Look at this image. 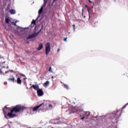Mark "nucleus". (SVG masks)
<instances>
[{"label":"nucleus","mask_w":128,"mask_h":128,"mask_svg":"<svg viewBox=\"0 0 128 128\" xmlns=\"http://www.w3.org/2000/svg\"><path fill=\"white\" fill-rule=\"evenodd\" d=\"M0 74H3V76H4V74L2 72V70L0 68Z\"/></svg>","instance_id":"nucleus-28"},{"label":"nucleus","mask_w":128,"mask_h":128,"mask_svg":"<svg viewBox=\"0 0 128 128\" xmlns=\"http://www.w3.org/2000/svg\"><path fill=\"white\" fill-rule=\"evenodd\" d=\"M6 68H8V66H7Z\"/></svg>","instance_id":"nucleus-42"},{"label":"nucleus","mask_w":128,"mask_h":128,"mask_svg":"<svg viewBox=\"0 0 128 128\" xmlns=\"http://www.w3.org/2000/svg\"><path fill=\"white\" fill-rule=\"evenodd\" d=\"M4 108L5 109V111L6 112V110H12L11 108H8L6 106H5Z\"/></svg>","instance_id":"nucleus-21"},{"label":"nucleus","mask_w":128,"mask_h":128,"mask_svg":"<svg viewBox=\"0 0 128 128\" xmlns=\"http://www.w3.org/2000/svg\"><path fill=\"white\" fill-rule=\"evenodd\" d=\"M10 19L8 18H6L5 22L7 24H10Z\"/></svg>","instance_id":"nucleus-18"},{"label":"nucleus","mask_w":128,"mask_h":128,"mask_svg":"<svg viewBox=\"0 0 128 128\" xmlns=\"http://www.w3.org/2000/svg\"><path fill=\"white\" fill-rule=\"evenodd\" d=\"M43 28H44V26L42 25V28H40V30H39L38 32H36V34H37V36H38V34H40V32H42Z\"/></svg>","instance_id":"nucleus-23"},{"label":"nucleus","mask_w":128,"mask_h":128,"mask_svg":"<svg viewBox=\"0 0 128 128\" xmlns=\"http://www.w3.org/2000/svg\"><path fill=\"white\" fill-rule=\"evenodd\" d=\"M4 84L5 86H6V84H8V82H4Z\"/></svg>","instance_id":"nucleus-33"},{"label":"nucleus","mask_w":128,"mask_h":128,"mask_svg":"<svg viewBox=\"0 0 128 128\" xmlns=\"http://www.w3.org/2000/svg\"><path fill=\"white\" fill-rule=\"evenodd\" d=\"M2 64H6V62L4 61V62H2Z\"/></svg>","instance_id":"nucleus-34"},{"label":"nucleus","mask_w":128,"mask_h":128,"mask_svg":"<svg viewBox=\"0 0 128 128\" xmlns=\"http://www.w3.org/2000/svg\"><path fill=\"white\" fill-rule=\"evenodd\" d=\"M9 12L11 14H16V10L14 9H12L9 10Z\"/></svg>","instance_id":"nucleus-16"},{"label":"nucleus","mask_w":128,"mask_h":128,"mask_svg":"<svg viewBox=\"0 0 128 128\" xmlns=\"http://www.w3.org/2000/svg\"><path fill=\"white\" fill-rule=\"evenodd\" d=\"M40 110H42V108H44V106H40Z\"/></svg>","instance_id":"nucleus-27"},{"label":"nucleus","mask_w":128,"mask_h":128,"mask_svg":"<svg viewBox=\"0 0 128 128\" xmlns=\"http://www.w3.org/2000/svg\"><path fill=\"white\" fill-rule=\"evenodd\" d=\"M47 2H48V0H44V4L42 6L43 7V8H44L46 6Z\"/></svg>","instance_id":"nucleus-20"},{"label":"nucleus","mask_w":128,"mask_h":128,"mask_svg":"<svg viewBox=\"0 0 128 128\" xmlns=\"http://www.w3.org/2000/svg\"><path fill=\"white\" fill-rule=\"evenodd\" d=\"M4 68H6V66H4Z\"/></svg>","instance_id":"nucleus-40"},{"label":"nucleus","mask_w":128,"mask_h":128,"mask_svg":"<svg viewBox=\"0 0 128 128\" xmlns=\"http://www.w3.org/2000/svg\"><path fill=\"white\" fill-rule=\"evenodd\" d=\"M42 10H44V7L42 6L40 10H38V14H42Z\"/></svg>","instance_id":"nucleus-17"},{"label":"nucleus","mask_w":128,"mask_h":128,"mask_svg":"<svg viewBox=\"0 0 128 128\" xmlns=\"http://www.w3.org/2000/svg\"><path fill=\"white\" fill-rule=\"evenodd\" d=\"M54 0V2H53V4H54V2H56V0Z\"/></svg>","instance_id":"nucleus-37"},{"label":"nucleus","mask_w":128,"mask_h":128,"mask_svg":"<svg viewBox=\"0 0 128 128\" xmlns=\"http://www.w3.org/2000/svg\"><path fill=\"white\" fill-rule=\"evenodd\" d=\"M5 74H8V72H5Z\"/></svg>","instance_id":"nucleus-41"},{"label":"nucleus","mask_w":128,"mask_h":128,"mask_svg":"<svg viewBox=\"0 0 128 128\" xmlns=\"http://www.w3.org/2000/svg\"><path fill=\"white\" fill-rule=\"evenodd\" d=\"M12 24L13 26H16V28H18V26L16 25V21L14 22H12Z\"/></svg>","instance_id":"nucleus-25"},{"label":"nucleus","mask_w":128,"mask_h":128,"mask_svg":"<svg viewBox=\"0 0 128 128\" xmlns=\"http://www.w3.org/2000/svg\"><path fill=\"white\" fill-rule=\"evenodd\" d=\"M17 29L18 30H22V27H20V26H17Z\"/></svg>","instance_id":"nucleus-26"},{"label":"nucleus","mask_w":128,"mask_h":128,"mask_svg":"<svg viewBox=\"0 0 128 128\" xmlns=\"http://www.w3.org/2000/svg\"><path fill=\"white\" fill-rule=\"evenodd\" d=\"M16 82L18 84H22V80H20V77L17 78Z\"/></svg>","instance_id":"nucleus-14"},{"label":"nucleus","mask_w":128,"mask_h":128,"mask_svg":"<svg viewBox=\"0 0 128 128\" xmlns=\"http://www.w3.org/2000/svg\"><path fill=\"white\" fill-rule=\"evenodd\" d=\"M89 2H90V4L92 3V1H90V0H88Z\"/></svg>","instance_id":"nucleus-36"},{"label":"nucleus","mask_w":128,"mask_h":128,"mask_svg":"<svg viewBox=\"0 0 128 128\" xmlns=\"http://www.w3.org/2000/svg\"><path fill=\"white\" fill-rule=\"evenodd\" d=\"M87 10L88 12L89 20H90V18H92V14H90V8H89V7L88 8H87Z\"/></svg>","instance_id":"nucleus-15"},{"label":"nucleus","mask_w":128,"mask_h":128,"mask_svg":"<svg viewBox=\"0 0 128 128\" xmlns=\"http://www.w3.org/2000/svg\"><path fill=\"white\" fill-rule=\"evenodd\" d=\"M38 34L36 32H34L30 35H29L27 38V40H30L31 38H36Z\"/></svg>","instance_id":"nucleus-8"},{"label":"nucleus","mask_w":128,"mask_h":128,"mask_svg":"<svg viewBox=\"0 0 128 128\" xmlns=\"http://www.w3.org/2000/svg\"><path fill=\"white\" fill-rule=\"evenodd\" d=\"M45 48L46 54L48 55V54H50V44L48 42H47Z\"/></svg>","instance_id":"nucleus-5"},{"label":"nucleus","mask_w":128,"mask_h":128,"mask_svg":"<svg viewBox=\"0 0 128 128\" xmlns=\"http://www.w3.org/2000/svg\"><path fill=\"white\" fill-rule=\"evenodd\" d=\"M90 114V112L89 111L84 112L80 114V120H84L86 118V116H89Z\"/></svg>","instance_id":"nucleus-4"},{"label":"nucleus","mask_w":128,"mask_h":128,"mask_svg":"<svg viewBox=\"0 0 128 128\" xmlns=\"http://www.w3.org/2000/svg\"><path fill=\"white\" fill-rule=\"evenodd\" d=\"M11 72H14V70H10Z\"/></svg>","instance_id":"nucleus-39"},{"label":"nucleus","mask_w":128,"mask_h":128,"mask_svg":"<svg viewBox=\"0 0 128 128\" xmlns=\"http://www.w3.org/2000/svg\"><path fill=\"white\" fill-rule=\"evenodd\" d=\"M85 8H88V5L86 4V5L85 6Z\"/></svg>","instance_id":"nucleus-35"},{"label":"nucleus","mask_w":128,"mask_h":128,"mask_svg":"<svg viewBox=\"0 0 128 128\" xmlns=\"http://www.w3.org/2000/svg\"><path fill=\"white\" fill-rule=\"evenodd\" d=\"M40 106H44V108H42L41 110H48V104H46V102H43V103L40 104V105L34 107L32 108V112H36V110L38 108H40Z\"/></svg>","instance_id":"nucleus-3"},{"label":"nucleus","mask_w":128,"mask_h":128,"mask_svg":"<svg viewBox=\"0 0 128 128\" xmlns=\"http://www.w3.org/2000/svg\"><path fill=\"white\" fill-rule=\"evenodd\" d=\"M16 22H18V21L17 20H16Z\"/></svg>","instance_id":"nucleus-44"},{"label":"nucleus","mask_w":128,"mask_h":128,"mask_svg":"<svg viewBox=\"0 0 128 128\" xmlns=\"http://www.w3.org/2000/svg\"><path fill=\"white\" fill-rule=\"evenodd\" d=\"M8 80H10V82H16V80L14 79V76H12V78H8Z\"/></svg>","instance_id":"nucleus-12"},{"label":"nucleus","mask_w":128,"mask_h":128,"mask_svg":"<svg viewBox=\"0 0 128 128\" xmlns=\"http://www.w3.org/2000/svg\"><path fill=\"white\" fill-rule=\"evenodd\" d=\"M72 27L74 28V30H76V25L75 24H73L72 25Z\"/></svg>","instance_id":"nucleus-30"},{"label":"nucleus","mask_w":128,"mask_h":128,"mask_svg":"<svg viewBox=\"0 0 128 128\" xmlns=\"http://www.w3.org/2000/svg\"><path fill=\"white\" fill-rule=\"evenodd\" d=\"M48 70L50 72H52V67L49 68V70Z\"/></svg>","instance_id":"nucleus-29"},{"label":"nucleus","mask_w":128,"mask_h":128,"mask_svg":"<svg viewBox=\"0 0 128 128\" xmlns=\"http://www.w3.org/2000/svg\"><path fill=\"white\" fill-rule=\"evenodd\" d=\"M122 112H120V110H118L113 114V116H114V118H118L120 116Z\"/></svg>","instance_id":"nucleus-6"},{"label":"nucleus","mask_w":128,"mask_h":128,"mask_svg":"<svg viewBox=\"0 0 128 128\" xmlns=\"http://www.w3.org/2000/svg\"><path fill=\"white\" fill-rule=\"evenodd\" d=\"M48 108H52V104H50L48 105Z\"/></svg>","instance_id":"nucleus-31"},{"label":"nucleus","mask_w":128,"mask_h":128,"mask_svg":"<svg viewBox=\"0 0 128 128\" xmlns=\"http://www.w3.org/2000/svg\"><path fill=\"white\" fill-rule=\"evenodd\" d=\"M30 88H34V90H37V91L40 90L38 85V84H36V85L33 84V85L32 86H31Z\"/></svg>","instance_id":"nucleus-10"},{"label":"nucleus","mask_w":128,"mask_h":128,"mask_svg":"<svg viewBox=\"0 0 128 128\" xmlns=\"http://www.w3.org/2000/svg\"><path fill=\"white\" fill-rule=\"evenodd\" d=\"M26 108L24 106H22L21 105H16V106L13 107L12 110H10V112H6V109L4 108H2L3 112L4 114V118H8V116L10 118H12L14 116H16V114H14L12 112H20V110H26Z\"/></svg>","instance_id":"nucleus-1"},{"label":"nucleus","mask_w":128,"mask_h":128,"mask_svg":"<svg viewBox=\"0 0 128 128\" xmlns=\"http://www.w3.org/2000/svg\"><path fill=\"white\" fill-rule=\"evenodd\" d=\"M60 48H58V52H60Z\"/></svg>","instance_id":"nucleus-38"},{"label":"nucleus","mask_w":128,"mask_h":128,"mask_svg":"<svg viewBox=\"0 0 128 128\" xmlns=\"http://www.w3.org/2000/svg\"><path fill=\"white\" fill-rule=\"evenodd\" d=\"M48 84H50V82L46 81L45 83L43 84V86L46 88V86H48Z\"/></svg>","instance_id":"nucleus-19"},{"label":"nucleus","mask_w":128,"mask_h":128,"mask_svg":"<svg viewBox=\"0 0 128 128\" xmlns=\"http://www.w3.org/2000/svg\"><path fill=\"white\" fill-rule=\"evenodd\" d=\"M84 105L82 104H79L77 105L76 106H75L72 108V114L74 112H77V114H80V112H84V109H82V107Z\"/></svg>","instance_id":"nucleus-2"},{"label":"nucleus","mask_w":128,"mask_h":128,"mask_svg":"<svg viewBox=\"0 0 128 128\" xmlns=\"http://www.w3.org/2000/svg\"><path fill=\"white\" fill-rule=\"evenodd\" d=\"M43 28H44V26L42 25V28H40V30H39L38 32H36V34H37V36H38V34H40V32H42Z\"/></svg>","instance_id":"nucleus-22"},{"label":"nucleus","mask_w":128,"mask_h":128,"mask_svg":"<svg viewBox=\"0 0 128 128\" xmlns=\"http://www.w3.org/2000/svg\"><path fill=\"white\" fill-rule=\"evenodd\" d=\"M36 20H33L32 23H31V28H34V26H36Z\"/></svg>","instance_id":"nucleus-13"},{"label":"nucleus","mask_w":128,"mask_h":128,"mask_svg":"<svg viewBox=\"0 0 128 128\" xmlns=\"http://www.w3.org/2000/svg\"><path fill=\"white\" fill-rule=\"evenodd\" d=\"M38 34L36 32H34L30 35H29L27 38V40H30L31 38H36Z\"/></svg>","instance_id":"nucleus-7"},{"label":"nucleus","mask_w":128,"mask_h":128,"mask_svg":"<svg viewBox=\"0 0 128 128\" xmlns=\"http://www.w3.org/2000/svg\"><path fill=\"white\" fill-rule=\"evenodd\" d=\"M42 128V127H40V128Z\"/></svg>","instance_id":"nucleus-45"},{"label":"nucleus","mask_w":128,"mask_h":128,"mask_svg":"<svg viewBox=\"0 0 128 128\" xmlns=\"http://www.w3.org/2000/svg\"><path fill=\"white\" fill-rule=\"evenodd\" d=\"M66 40H68V38H64V42H66Z\"/></svg>","instance_id":"nucleus-32"},{"label":"nucleus","mask_w":128,"mask_h":128,"mask_svg":"<svg viewBox=\"0 0 128 128\" xmlns=\"http://www.w3.org/2000/svg\"><path fill=\"white\" fill-rule=\"evenodd\" d=\"M64 86L65 88H66L67 90H70V88L68 87V86L66 84H64Z\"/></svg>","instance_id":"nucleus-24"},{"label":"nucleus","mask_w":128,"mask_h":128,"mask_svg":"<svg viewBox=\"0 0 128 128\" xmlns=\"http://www.w3.org/2000/svg\"><path fill=\"white\" fill-rule=\"evenodd\" d=\"M43 48H44V46L42 45V44H39V46L37 48V50H42Z\"/></svg>","instance_id":"nucleus-11"},{"label":"nucleus","mask_w":128,"mask_h":128,"mask_svg":"<svg viewBox=\"0 0 128 128\" xmlns=\"http://www.w3.org/2000/svg\"><path fill=\"white\" fill-rule=\"evenodd\" d=\"M68 34H70V32H69V33H68Z\"/></svg>","instance_id":"nucleus-43"},{"label":"nucleus","mask_w":128,"mask_h":128,"mask_svg":"<svg viewBox=\"0 0 128 128\" xmlns=\"http://www.w3.org/2000/svg\"><path fill=\"white\" fill-rule=\"evenodd\" d=\"M37 94L39 96H44V91L42 89H39L37 90Z\"/></svg>","instance_id":"nucleus-9"}]
</instances>
